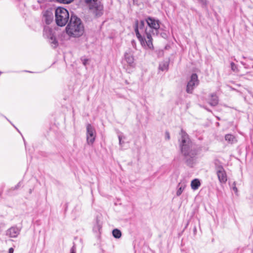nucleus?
<instances>
[{
  "label": "nucleus",
  "mask_w": 253,
  "mask_h": 253,
  "mask_svg": "<svg viewBox=\"0 0 253 253\" xmlns=\"http://www.w3.org/2000/svg\"><path fill=\"white\" fill-rule=\"evenodd\" d=\"M180 135L179 141L181 152L184 157L185 163L192 167L196 160L198 151L195 145L191 141L188 135L182 129Z\"/></svg>",
  "instance_id": "nucleus-1"
},
{
  "label": "nucleus",
  "mask_w": 253,
  "mask_h": 253,
  "mask_svg": "<svg viewBox=\"0 0 253 253\" xmlns=\"http://www.w3.org/2000/svg\"><path fill=\"white\" fill-rule=\"evenodd\" d=\"M66 31L70 37L77 38L83 35L84 27L81 19L78 17H70Z\"/></svg>",
  "instance_id": "nucleus-2"
},
{
  "label": "nucleus",
  "mask_w": 253,
  "mask_h": 253,
  "mask_svg": "<svg viewBox=\"0 0 253 253\" xmlns=\"http://www.w3.org/2000/svg\"><path fill=\"white\" fill-rule=\"evenodd\" d=\"M96 16L103 14V6L100 0H81Z\"/></svg>",
  "instance_id": "nucleus-3"
},
{
  "label": "nucleus",
  "mask_w": 253,
  "mask_h": 253,
  "mask_svg": "<svg viewBox=\"0 0 253 253\" xmlns=\"http://www.w3.org/2000/svg\"><path fill=\"white\" fill-rule=\"evenodd\" d=\"M86 142L88 145H92L96 138V131L93 126L90 124L86 126Z\"/></svg>",
  "instance_id": "nucleus-4"
},
{
  "label": "nucleus",
  "mask_w": 253,
  "mask_h": 253,
  "mask_svg": "<svg viewBox=\"0 0 253 253\" xmlns=\"http://www.w3.org/2000/svg\"><path fill=\"white\" fill-rule=\"evenodd\" d=\"M198 84L199 80L197 74H193L190 77V80L187 83L186 92L188 93H192L194 88Z\"/></svg>",
  "instance_id": "nucleus-5"
},
{
  "label": "nucleus",
  "mask_w": 253,
  "mask_h": 253,
  "mask_svg": "<svg viewBox=\"0 0 253 253\" xmlns=\"http://www.w3.org/2000/svg\"><path fill=\"white\" fill-rule=\"evenodd\" d=\"M146 22L149 28L152 30V32L153 34H157L158 30L160 28V22L154 17H148L146 20Z\"/></svg>",
  "instance_id": "nucleus-6"
},
{
  "label": "nucleus",
  "mask_w": 253,
  "mask_h": 253,
  "mask_svg": "<svg viewBox=\"0 0 253 253\" xmlns=\"http://www.w3.org/2000/svg\"><path fill=\"white\" fill-rule=\"evenodd\" d=\"M216 175L220 183H225L227 180L226 172L221 166H217L215 167Z\"/></svg>",
  "instance_id": "nucleus-7"
},
{
  "label": "nucleus",
  "mask_w": 253,
  "mask_h": 253,
  "mask_svg": "<svg viewBox=\"0 0 253 253\" xmlns=\"http://www.w3.org/2000/svg\"><path fill=\"white\" fill-rule=\"evenodd\" d=\"M145 34L147 37V39L143 38V42L144 43L140 42L141 45L146 48L152 49L153 45L152 43V39L150 31H148V29H146L145 30Z\"/></svg>",
  "instance_id": "nucleus-8"
},
{
  "label": "nucleus",
  "mask_w": 253,
  "mask_h": 253,
  "mask_svg": "<svg viewBox=\"0 0 253 253\" xmlns=\"http://www.w3.org/2000/svg\"><path fill=\"white\" fill-rule=\"evenodd\" d=\"M70 17H55V22L56 24L60 27L65 26L69 20Z\"/></svg>",
  "instance_id": "nucleus-9"
},
{
  "label": "nucleus",
  "mask_w": 253,
  "mask_h": 253,
  "mask_svg": "<svg viewBox=\"0 0 253 253\" xmlns=\"http://www.w3.org/2000/svg\"><path fill=\"white\" fill-rule=\"evenodd\" d=\"M125 60L129 66H132L133 65L134 57L131 51L129 50L125 53Z\"/></svg>",
  "instance_id": "nucleus-10"
},
{
  "label": "nucleus",
  "mask_w": 253,
  "mask_h": 253,
  "mask_svg": "<svg viewBox=\"0 0 253 253\" xmlns=\"http://www.w3.org/2000/svg\"><path fill=\"white\" fill-rule=\"evenodd\" d=\"M20 233V230L15 227H12L9 228L7 231V235H8L11 238H15Z\"/></svg>",
  "instance_id": "nucleus-11"
},
{
  "label": "nucleus",
  "mask_w": 253,
  "mask_h": 253,
  "mask_svg": "<svg viewBox=\"0 0 253 253\" xmlns=\"http://www.w3.org/2000/svg\"><path fill=\"white\" fill-rule=\"evenodd\" d=\"M55 16H69V14L66 9L59 7L55 9Z\"/></svg>",
  "instance_id": "nucleus-12"
},
{
  "label": "nucleus",
  "mask_w": 253,
  "mask_h": 253,
  "mask_svg": "<svg viewBox=\"0 0 253 253\" xmlns=\"http://www.w3.org/2000/svg\"><path fill=\"white\" fill-rule=\"evenodd\" d=\"M54 36L51 28L47 27L44 28L43 36L48 40Z\"/></svg>",
  "instance_id": "nucleus-13"
},
{
  "label": "nucleus",
  "mask_w": 253,
  "mask_h": 253,
  "mask_svg": "<svg viewBox=\"0 0 253 253\" xmlns=\"http://www.w3.org/2000/svg\"><path fill=\"white\" fill-rule=\"evenodd\" d=\"M209 103L211 106H215L218 103V99L217 96L214 94H212L211 95L209 99Z\"/></svg>",
  "instance_id": "nucleus-14"
},
{
  "label": "nucleus",
  "mask_w": 253,
  "mask_h": 253,
  "mask_svg": "<svg viewBox=\"0 0 253 253\" xmlns=\"http://www.w3.org/2000/svg\"><path fill=\"white\" fill-rule=\"evenodd\" d=\"M201 185V183L198 179H194L191 182V187L192 189L196 190L198 189Z\"/></svg>",
  "instance_id": "nucleus-15"
},
{
  "label": "nucleus",
  "mask_w": 253,
  "mask_h": 253,
  "mask_svg": "<svg viewBox=\"0 0 253 253\" xmlns=\"http://www.w3.org/2000/svg\"><path fill=\"white\" fill-rule=\"evenodd\" d=\"M225 139L228 143L230 144H232L236 142L235 137L231 134H227L225 135Z\"/></svg>",
  "instance_id": "nucleus-16"
},
{
  "label": "nucleus",
  "mask_w": 253,
  "mask_h": 253,
  "mask_svg": "<svg viewBox=\"0 0 253 253\" xmlns=\"http://www.w3.org/2000/svg\"><path fill=\"white\" fill-rule=\"evenodd\" d=\"M185 188L186 185L184 183H179V184L178 185V190L176 191V196L178 197L179 196L182 194L183 191L184 190Z\"/></svg>",
  "instance_id": "nucleus-17"
},
{
  "label": "nucleus",
  "mask_w": 253,
  "mask_h": 253,
  "mask_svg": "<svg viewBox=\"0 0 253 253\" xmlns=\"http://www.w3.org/2000/svg\"><path fill=\"white\" fill-rule=\"evenodd\" d=\"M49 42L50 43L51 46L53 48H56L58 45V42L56 40L55 35L51 37L50 39L48 40Z\"/></svg>",
  "instance_id": "nucleus-18"
},
{
  "label": "nucleus",
  "mask_w": 253,
  "mask_h": 253,
  "mask_svg": "<svg viewBox=\"0 0 253 253\" xmlns=\"http://www.w3.org/2000/svg\"><path fill=\"white\" fill-rule=\"evenodd\" d=\"M113 236L117 239L120 238L122 236L121 232L118 229H115L112 231Z\"/></svg>",
  "instance_id": "nucleus-19"
},
{
  "label": "nucleus",
  "mask_w": 253,
  "mask_h": 253,
  "mask_svg": "<svg viewBox=\"0 0 253 253\" xmlns=\"http://www.w3.org/2000/svg\"><path fill=\"white\" fill-rule=\"evenodd\" d=\"M168 63L167 62H162L159 65V69L162 71H164L168 69Z\"/></svg>",
  "instance_id": "nucleus-20"
},
{
  "label": "nucleus",
  "mask_w": 253,
  "mask_h": 253,
  "mask_svg": "<svg viewBox=\"0 0 253 253\" xmlns=\"http://www.w3.org/2000/svg\"><path fill=\"white\" fill-rule=\"evenodd\" d=\"M53 12H55V8H49L46 10L43 16H51L53 15Z\"/></svg>",
  "instance_id": "nucleus-21"
},
{
  "label": "nucleus",
  "mask_w": 253,
  "mask_h": 253,
  "mask_svg": "<svg viewBox=\"0 0 253 253\" xmlns=\"http://www.w3.org/2000/svg\"><path fill=\"white\" fill-rule=\"evenodd\" d=\"M135 32L137 38L138 39L139 41H140V42L143 43H144V42H143V38L141 36V35L139 33V31H138L137 27H136L135 29Z\"/></svg>",
  "instance_id": "nucleus-22"
},
{
  "label": "nucleus",
  "mask_w": 253,
  "mask_h": 253,
  "mask_svg": "<svg viewBox=\"0 0 253 253\" xmlns=\"http://www.w3.org/2000/svg\"><path fill=\"white\" fill-rule=\"evenodd\" d=\"M53 17H45V21L47 24H50L53 20Z\"/></svg>",
  "instance_id": "nucleus-23"
},
{
  "label": "nucleus",
  "mask_w": 253,
  "mask_h": 253,
  "mask_svg": "<svg viewBox=\"0 0 253 253\" xmlns=\"http://www.w3.org/2000/svg\"><path fill=\"white\" fill-rule=\"evenodd\" d=\"M231 70L234 72H238V68L236 65L233 62H231L230 63Z\"/></svg>",
  "instance_id": "nucleus-24"
},
{
  "label": "nucleus",
  "mask_w": 253,
  "mask_h": 253,
  "mask_svg": "<svg viewBox=\"0 0 253 253\" xmlns=\"http://www.w3.org/2000/svg\"><path fill=\"white\" fill-rule=\"evenodd\" d=\"M57 1L64 3V4H69L73 2L74 0H56Z\"/></svg>",
  "instance_id": "nucleus-25"
},
{
  "label": "nucleus",
  "mask_w": 253,
  "mask_h": 253,
  "mask_svg": "<svg viewBox=\"0 0 253 253\" xmlns=\"http://www.w3.org/2000/svg\"><path fill=\"white\" fill-rule=\"evenodd\" d=\"M234 186L233 187V190L235 192V193H237L238 192V189L236 187V183L235 182L233 183Z\"/></svg>",
  "instance_id": "nucleus-26"
},
{
  "label": "nucleus",
  "mask_w": 253,
  "mask_h": 253,
  "mask_svg": "<svg viewBox=\"0 0 253 253\" xmlns=\"http://www.w3.org/2000/svg\"><path fill=\"white\" fill-rule=\"evenodd\" d=\"M70 253H76V248L75 246H73L70 251Z\"/></svg>",
  "instance_id": "nucleus-27"
},
{
  "label": "nucleus",
  "mask_w": 253,
  "mask_h": 253,
  "mask_svg": "<svg viewBox=\"0 0 253 253\" xmlns=\"http://www.w3.org/2000/svg\"><path fill=\"white\" fill-rule=\"evenodd\" d=\"M88 62V59H84L83 60V63L84 65H86L87 63Z\"/></svg>",
  "instance_id": "nucleus-28"
},
{
  "label": "nucleus",
  "mask_w": 253,
  "mask_h": 253,
  "mask_svg": "<svg viewBox=\"0 0 253 253\" xmlns=\"http://www.w3.org/2000/svg\"><path fill=\"white\" fill-rule=\"evenodd\" d=\"M166 138L167 139H168V140L169 139V138H170V135H169V132H166Z\"/></svg>",
  "instance_id": "nucleus-29"
},
{
  "label": "nucleus",
  "mask_w": 253,
  "mask_h": 253,
  "mask_svg": "<svg viewBox=\"0 0 253 253\" xmlns=\"http://www.w3.org/2000/svg\"><path fill=\"white\" fill-rule=\"evenodd\" d=\"M119 144L120 145H122V143H123V142H122V137L121 136L119 135Z\"/></svg>",
  "instance_id": "nucleus-30"
},
{
  "label": "nucleus",
  "mask_w": 253,
  "mask_h": 253,
  "mask_svg": "<svg viewBox=\"0 0 253 253\" xmlns=\"http://www.w3.org/2000/svg\"><path fill=\"white\" fill-rule=\"evenodd\" d=\"M199 2H200L202 4L205 5L206 4V0H199Z\"/></svg>",
  "instance_id": "nucleus-31"
},
{
  "label": "nucleus",
  "mask_w": 253,
  "mask_h": 253,
  "mask_svg": "<svg viewBox=\"0 0 253 253\" xmlns=\"http://www.w3.org/2000/svg\"><path fill=\"white\" fill-rule=\"evenodd\" d=\"M14 249L12 248H10L9 249L8 253H13Z\"/></svg>",
  "instance_id": "nucleus-32"
},
{
  "label": "nucleus",
  "mask_w": 253,
  "mask_h": 253,
  "mask_svg": "<svg viewBox=\"0 0 253 253\" xmlns=\"http://www.w3.org/2000/svg\"><path fill=\"white\" fill-rule=\"evenodd\" d=\"M141 24L142 25H144V21H141Z\"/></svg>",
  "instance_id": "nucleus-33"
},
{
  "label": "nucleus",
  "mask_w": 253,
  "mask_h": 253,
  "mask_svg": "<svg viewBox=\"0 0 253 253\" xmlns=\"http://www.w3.org/2000/svg\"><path fill=\"white\" fill-rule=\"evenodd\" d=\"M133 1L134 2H135L136 1V0H133Z\"/></svg>",
  "instance_id": "nucleus-34"
}]
</instances>
